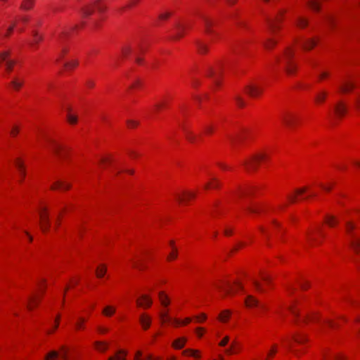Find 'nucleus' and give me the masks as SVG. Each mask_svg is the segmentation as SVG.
<instances>
[{"label": "nucleus", "instance_id": "29", "mask_svg": "<svg viewBox=\"0 0 360 360\" xmlns=\"http://www.w3.org/2000/svg\"><path fill=\"white\" fill-rule=\"evenodd\" d=\"M40 221H45V219H49V214L47 212V208L42 207L39 210Z\"/></svg>", "mask_w": 360, "mask_h": 360}, {"label": "nucleus", "instance_id": "21", "mask_svg": "<svg viewBox=\"0 0 360 360\" xmlns=\"http://www.w3.org/2000/svg\"><path fill=\"white\" fill-rule=\"evenodd\" d=\"M34 3V0H23L21 4L20 8L22 10L27 11L32 8Z\"/></svg>", "mask_w": 360, "mask_h": 360}, {"label": "nucleus", "instance_id": "49", "mask_svg": "<svg viewBox=\"0 0 360 360\" xmlns=\"http://www.w3.org/2000/svg\"><path fill=\"white\" fill-rule=\"evenodd\" d=\"M183 30L184 27L181 26L180 25H176V37H181L183 35Z\"/></svg>", "mask_w": 360, "mask_h": 360}, {"label": "nucleus", "instance_id": "1", "mask_svg": "<svg viewBox=\"0 0 360 360\" xmlns=\"http://www.w3.org/2000/svg\"><path fill=\"white\" fill-rule=\"evenodd\" d=\"M293 58L294 50L291 47H287L282 56L276 58V61L283 66V69L287 70L288 75H290L297 67Z\"/></svg>", "mask_w": 360, "mask_h": 360}, {"label": "nucleus", "instance_id": "9", "mask_svg": "<svg viewBox=\"0 0 360 360\" xmlns=\"http://www.w3.org/2000/svg\"><path fill=\"white\" fill-rule=\"evenodd\" d=\"M9 56L8 51H4L0 53V61L5 62L6 70L10 72L12 70V68L15 64V61L12 60L7 59Z\"/></svg>", "mask_w": 360, "mask_h": 360}, {"label": "nucleus", "instance_id": "40", "mask_svg": "<svg viewBox=\"0 0 360 360\" xmlns=\"http://www.w3.org/2000/svg\"><path fill=\"white\" fill-rule=\"evenodd\" d=\"M42 40V36L38 34L37 32L33 33V41L30 42V45L32 46L34 44H37Z\"/></svg>", "mask_w": 360, "mask_h": 360}, {"label": "nucleus", "instance_id": "50", "mask_svg": "<svg viewBox=\"0 0 360 360\" xmlns=\"http://www.w3.org/2000/svg\"><path fill=\"white\" fill-rule=\"evenodd\" d=\"M131 52V49L129 46H124L122 48V53L123 56H127Z\"/></svg>", "mask_w": 360, "mask_h": 360}, {"label": "nucleus", "instance_id": "10", "mask_svg": "<svg viewBox=\"0 0 360 360\" xmlns=\"http://www.w3.org/2000/svg\"><path fill=\"white\" fill-rule=\"evenodd\" d=\"M71 187L70 184L63 181V180H57L51 186L52 190L61 189V190H68Z\"/></svg>", "mask_w": 360, "mask_h": 360}, {"label": "nucleus", "instance_id": "34", "mask_svg": "<svg viewBox=\"0 0 360 360\" xmlns=\"http://www.w3.org/2000/svg\"><path fill=\"white\" fill-rule=\"evenodd\" d=\"M230 311L229 310L223 311L219 315V319L221 321H226L230 316Z\"/></svg>", "mask_w": 360, "mask_h": 360}, {"label": "nucleus", "instance_id": "24", "mask_svg": "<svg viewBox=\"0 0 360 360\" xmlns=\"http://www.w3.org/2000/svg\"><path fill=\"white\" fill-rule=\"evenodd\" d=\"M50 219H45V221H40V228L44 233H46L50 228Z\"/></svg>", "mask_w": 360, "mask_h": 360}, {"label": "nucleus", "instance_id": "3", "mask_svg": "<svg viewBox=\"0 0 360 360\" xmlns=\"http://www.w3.org/2000/svg\"><path fill=\"white\" fill-rule=\"evenodd\" d=\"M49 145L51 146L53 152L60 159L65 158L68 153V148L63 145L60 144L52 139L47 140Z\"/></svg>", "mask_w": 360, "mask_h": 360}, {"label": "nucleus", "instance_id": "48", "mask_svg": "<svg viewBox=\"0 0 360 360\" xmlns=\"http://www.w3.org/2000/svg\"><path fill=\"white\" fill-rule=\"evenodd\" d=\"M77 64H78V62L77 60H75V61L65 63V67L67 69H71V68H74L75 67H76L77 65Z\"/></svg>", "mask_w": 360, "mask_h": 360}, {"label": "nucleus", "instance_id": "32", "mask_svg": "<svg viewBox=\"0 0 360 360\" xmlns=\"http://www.w3.org/2000/svg\"><path fill=\"white\" fill-rule=\"evenodd\" d=\"M279 19L278 17L276 19L269 20L268 23L272 32H274V30L278 27L277 21Z\"/></svg>", "mask_w": 360, "mask_h": 360}, {"label": "nucleus", "instance_id": "39", "mask_svg": "<svg viewBox=\"0 0 360 360\" xmlns=\"http://www.w3.org/2000/svg\"><path fill=\"white\" fill-rule=\"evenodd\" d=\"M203 20H204V24H205V31L207 33L211 32L210 27L213 22H212V20H210V19L206 18H205Z\"/></svg>", "mask_w": 360, "mask_h": 360}, {"label": "nucleus", "instance_id": "58", "mask_svg": "<svg viewBox=\"0 0 360 360\" xmlns=\"http://www.w3.org/2000/svg\"><path fill=\"white\" fill-rule=\"evenodd\" d=\"M35 302V297H30L29 298V303L27 304V308L29 309H32V303Z\"/></svg>", "mask_w": 360, "mask_h": 360}, {"label": "nucleus", "instance_id": "7", "mask_svg": "<svg viewBox=\"0 0 360 360\" xmlns=\"http://www.w3.org/2000/svg\"><path fill=\"white\" fill-rule=\"evenodd\" d=\"M246 94L251 97H256L262 92V88L255 84H249L245 88Z\"/></svg>", "mask_w": 360, "mask_h": 360}, {"label": "nucleus", "instance_id": "60", "mask_svg": "<svg viewBox=\"0 0 360 360\" xmlns=\"http://www.w3.org/2000/svg\"><path fill=\"white\" fill-rule=\"evenodd\" d=\"M18 128L17 127H13L11 131V134L14 136L18 133Z\"/></svg>", "mask_w": 360, "mask_h": 360}, {"label": "nucleus", "instance_id": "20", "mask_svg": "<svg viewBox=\"0 0 360 360\" xmlns=\"http://www.w3.org/2000/svg\"><path fill=\"white\" fill-rule=\"evenodd\" d=\"M245 209L250 213H258L262 210V207L259 205L251 204L247 205Z\"/></svg>", "mask_w": 360, "mask_h": 360}, {"label": "nucleus", "instance_id": "36", "mask_svg": "<svg viewBox=\"0 0 360 360\" xmlns=\"http://www.w3.org/2000/svg\"><path fill=\"white\" fill-rule=\"evenodd\" d=\"M184 131L185 132V134H186V136L187 138V139L191 141V142H194L195 141V136L194 134H193L192 132H191L190 131L187 130L186 128H184Z\"/></svg>", "mask_w": 360, "mask_h": 360}, {"label": "nucleus", "instance_id": "23", "mask_svg": "<svg viewBox=\"0 0 360 360\" xmlns=\"http://www.w3.org/2000/svg\"><path fill=\"white\" fill-rule=\"evenodd\" d=\"M106 271H107V267L104 264L100 265L96 269V274L97 277H98V278L103 277L105 275V274L106 273Z\"/></svg>", "mask_w": 360, "mask_h": 360}, {"label": "nucleus", "instance_id": "4", "mask_svg": "<svg viewBox=\"0 0 360 360\" xmlns=\"http://www.w3.org/2000/svg\"><path fill=\"white\" fill-rule=\"evenodd\" d=\"M266 158L265 154H257L252 156L250 159L244 162V165L247 170H255L257 167L258 162Z\"/></svg>", "mask_w": 360, "mask_h": 360}, {"label": "nucleus", "instance_id": "54", "mask_svg": "<svg viewBox=\"0 0 360 360\" xmlns=\"http://www.w3.org/2000/svg\"><path fill=\"white\" fill-rule=\"evenodd\" d=\"M229 341V336H226V337H224V338L221 340V342H219V346H221V347H224V346H226V345L228 344Z\"/></svg>", "mask_w": 360, "mask_h": 360}, {"label": "nucleus", "instance_id": "11", "mask_svg": "<svg viewBox=\"0 0 360 360\" xmlns=\"http://www.w3.org/2000/svg\"><path fill=\"white\" fill-rule=\"evenodd\" d=\"M136 302L139 307H149L152 304L153 301L148 295H143L141 298L137 300Z\"/></svg>", "mask_w": 360, "mask_h": 360}, {"label": "nucleus", "instance_id": "43", "mask_svg": "<svg viewBox=\"0 0 360 360\" xmlns=\"http://www.w3.org/2000/svg\"><path fill=\"white\" fill-rule=\"evenodd\" d=\"M198 51L200 53H206V51L207 50V45L203 43H201V42H199L198 44Z\"/></svg>", "mask_w": 360, "mask_h": 360}, {"label": "nucleus", "instance_id": "25", "mask_svg": "<svg viewBox=\"0 0 360 360\" xmlns=\"http://www.w3.org/2000/svg\"><path fill=\"white\" fill-rule=\"evenodd\" d=\"M23 80L18 78H14L11 82V86L15 90H18L23 84Z\"/></svg>", "mask_w": 360, "mask_h": 360}, {"label": "nucleus", "instance_id": "6", "mask_svg": "<svg viewBox=\"0 0 360 360\" xmlns=\"http://www.w3.org/2000/svg\"><path fill=\"white\" fill-rule=\"evenodd\" d=\"M333 110H334L335 116L338 118H341L346 114V112L347 111V106L346 103L340 101L337 103H335V105H334Z\"/></svg>", "mask_w": 360, "mask_h": 360}, {"label": "nucleus", "instance_id": "52", "mask_svg": "<svg viewBox=\"0 0 360 360\" xmlns=\"http://www.w3.org/2000/svg\"><path fill=\"white\" fill-rule=\"evenodd\" d=\"M326 98V93L316 94V103L323 101Z\"/></svg>", "mask_w": 360, "mask_h": 360}, {"label": "nucleus", "instance_id": "35", "mask_svg": "<svg viewBox=\"0 0 360 360\" xmlns=\"http://www.w3.org/2000/svg\"><path fill=\"white\" fill-rule=\"evenodd\" d=\"M160 318L162 323L171 321L172 319L168 316L167 311H162L160 313Z\"/></svg>", "mask_w": 360, "mask_h": 360}, {"label": "nucleus", "instance_id": "44", "mask_svg": "<svg viewBox=\"0 0 360 360\" xmlns=\"http://www.w3.org/2000/svg\"><path fill=\"white\" fill-rule=\"evenodd\" d=\"M297 25L299 27L304 28L307 25V20L300 18L297 21Z\"/></svg>", "mask_w": 360, "mask_h": 360}, {"label": "nucleus", "instance_id": "64", "mask_svg": "<svg viewBox=\"0 0 360 360\" xmlns=\"http://www.w3.org/2000/svg\"><path fill=\"white\" fill-rule=\"evenodd\" d=\"M204 331V329L202 328H197L196 332L200 338L202 336V332Z\"/></svg>", "mask_w": 360, "mask_h": 360}, {"label": "nucleus", "instance_id": "57", "mask_svg": "<svg viewBox=\"0 0 360 360\" xmlns=\"http://www.w3.org/2000/svg\"><path fill=\"white\" fill-rule=\"evenodd\" d=\"M127 125L129 127H134L138 125V122L133 120H128Z\"/></svg>", "mask_w": 360, "mask_h": 360}, {"label": "nucleus", "instance_id": "12", "mask_svg": "<svg viewBox=\"0 0 360 360\" xmlns=\"http://www.w3.org/2000/svg\"><path fill=\"white\" fill-rule=\"evenodd\" d=\"M306 188H302L295 190L294 194H289L287 196L288 200L290 203H294L297 200V196L302 195L306 192Z\"/></svg>", "mask_w": 360, "mask_h": 360}, {"label": "nucleus", "instance_id": "18", "mask_svg": "<svg viewBox=\"0 0 360 360\" xmlns=\"http://www.w3.org/2000/svg\"><path fill=\"white\" fill-rule=\"evenodd\" d=\"M15 165L20 173V176L22 179H23L25 176V169L22 162L19 159H17L15 161Z\"/></svg>", "mask_w": 360, "mask_h": 360}, {"label": "nucleus", "instance_id": "16", "mask_svg": "<svg viewBox=\"0 0 360 360\" xmlns=\"http://www.w3.org/2000/svg\"><path fill=\"white\" fill-rule=\"evenodd\" d=\"M140 323L143 328L146 330L150 326V318L146 315H141L140 317Z\"/></svg>", "mask_w": 360, "mask_h": 360}, {"label": "nucleus", "instance_id": "17", "mask_svg": "<svg viewBox=\"0 0 360 360\" xmlns=\"http://www.w3.org/2000/svg\"><path fill=\"white\" fill-rule=\"evenodd\" d=\"M158 297H159L160 302L163 307H166L169 304V303H170L169 299L168 296L167 295H165L163 292H160Z\"/></svg>", "mask_w": 360, "mask_h": 360}, {"label": "nucleus", "instance_id": "33", "mask_svg": "<svg viewBox=\"0 0 360 360\" xmlns=\"http://www.w3.org/2000/svg\"><path fill=\"white\" fill-rule=\"evenodd\" d=\"M195 194L194 193L188 192V193H186L184 194V198H182L181 196H177V199L180 202H183L184 200H188L190 198L195 197Z\"/></svg>", "mask_w": 360, "mask_h": 360}, {"label": "nucleus", "instance_id": "45", "mask_svg": "<svg viewBox=\"0 0 360 360\" xmlns=\"http://www.w3.org/2000/svg\"><path fill=\"white\" fill-rule=\"evenodd\" d=\"M355 107L360 111V93H356L354 97Z\"/></svg>", "mask_w": 360, "mask_h": 360}, {"label": "nucleus", "instance_id": "61", "mask_svg": "<svg viewBox=\"0 0 360 360\" xmlns=\"http://www.w3.org/2000/svg\"><path fill=\"white\" fill-rule=\"evenodd\" d=\"M354 229V226L350 223V222H347V231L349 233L352 230H353Z\"/></svg>", "mask_w": 360, "mask_h": 360}, {"label": "nucleus", "instance_id": "5", "mask_svg": "<svg viewBox=\"0 0 360 360\" xmlns=\"http://www.w3.org/2000/svg\"><path fill=\"white\" fill-rule=\"evenodd\" d=\"M222 68V64L219 63L216 68H209L207 70L206 75L208 77L211 78L216 84H218Z\"/></svg>", "mask_w": 360, "mask_h": 360}, {"label": "nucleus", "instance_id": "22", "mask_svg": "<svg viewBox=\"0 0 360 360\" xmlns=\"http://www.w3.org/2000/svg\"><path fill=\"white\" fill-rule=\"evenodd\" d=\"M127 353L123 350H120L115 356H110L108 360H126Z\"/></svg>", "mask_w": 360, "mask_h": 360}, {"label": "nucleus", "instance_id": "30", "mask_svg": "<svg viewBox=\"0 0 360 360\" xmlns=\"http://www.w3.org/2000/svg\"><path fill=\"white\" fill-rule=\"evenodd\" d=\"M115 312V308L112 306H107L103 310V314L107 316H112Z\"/></svg>", "mask_w": 360, "mask_h": 360}, {"label": "nucleus", "instance_id": "55", "mask_svg": "<svg viewBox=\"0 0 360 360\" xmlns=\"http://www.w3.org/2000/svg\"><path fill=\"white\" fill-rule=\"evenodd\" d=\"M326 223L329 226H333L335 224V219L333 217H328L326 219Z\"/></svg>", "mask_w": 360, "mask_h": 360}, {"label": "nucleus", "instance_id": "2", "mask_svg": "<svg viewBox=\"0 0 360 360\" xmlns=\"http://www.w3.org/2000/svg\"><path fill=\"white\" fill-rule=\"evenodd\" d=\"M96 8L99 12H103L105 7L100 4V0H89L81 4L79 12L82 18H87L91 15L94 8Z\"/></svg>", "mask_w": 360, "mask_h": 360}, {"label": "nucleus", "instance_id": "53", "mask_svg": "<svg viewBox=\"0 0 360 360\" xmlns=\"http://www.w3.org/2000/svg\"><path fill=\"white\" fill-rule=\"evenodd\" d=\"M235 99H236V101L237 103V105L239 107H243L245 105V103H244V101H243V100L242 99L241 97L237 96Z\"/></svg>", "mask_w": 360, "mask_h": 360}, {"label": "nucleus", "instance_id": "56", "mask_svg": "<svg viewBox=\"0 0 360 360\" xmlns=\"http://www.w3.org/2000/svg\"><path fill=\"white\" fill-rule=\"evenodd\" d=\"M207 316L205 314H201L199 316H195V319L198 322H202L206 319Z\"/></svg>", "mask_w": 360, "mask_h": 360}, {"label": "nucleus", "instance_id": "31", "mask_svg": "<svg viewBox=\"0 0 360 360\" xmlns=\"http://www.w3.org/2000/svg\"><path fill=\"white\" fill-rule=\"evenodd\" d=\"M95 347L98 351L104 352L107 349L108 345L105 342L97 341L95 342Z\"/></svg>", "mask_w": 360, "mask_h": 360}, {"label": "nucleus", "instance_id": "38", "mask_svg": "<svg viewBox=\"0 0 360 360\" xmlns=\"http://www.w3.org/2000/svg\"><path fill=\"white\" fill-rule=\"evenodd\" d=\"M183 353L185 355H190V356H194L195 358H199V355L198 354V351H197V350L186 349L184 351Z\"/></svg>", "mask_w": 360, "mask_h": 360}, {"label": "nucleus", "instance_id": "37", "mask_svg": "<svg viewBox=\"0 0 360 360\" xmlns=\"http://www.w3.org/2000/svg\"><path fill=\"white\" fill-rule=\"evenodd\" d=\"M58 356L59 352L56 351H51L45 356V360H51L53 359H56Z\"/></svg>", "mask_w": 360, "mask_h": 360}, {"label": "nucleus", "instance_id": "42", "mask_svg": "<svg viewBox=\"0 0 360 360\" xmlns=\"http://www.w3.org/2000/svg\"><path fill=\"white\" fill-rule=\"evenodd\" d=\"M170 245H172V248H173V250L172 252L168 255V257L167 259L169 260L170 259H175L176 257H177V252H176V250L173 247V245H174V243L173 241H171L170 242Z\"/></svg>", "mask_w": 360, "mask_h": 360}, {"label": "nucleus", "instance_id": "51", "mask_svg": "<svg viewBox=\"0 0 360 360\" xmlns=\"http://www.w3.org/2000/svg\"><path fill=\"white\" fill-rule=\"evenodd\" d=\"M314 42L312 41H307L304 44V49L306 50H309L313 48Z\"/></svg>", "mask_w": 360, "mask_h": 360}, {"label": "nucleus", "instance_id": "46", "mask_svg": "<svg viewBox=\"0 0 360 360\" xmlns=\"http://www.w3.org/2000/svg\"><path fill=\"white\" fill-rule=\"evenodd\" d=\"M276 44V41L273 39H269L267 41H266L264 45L266 49H269L271 47H273Z\"/></svg>", "mask_w": 360, "mask_h": 360}, {"label": "nucleus", "instance_id": "26", "mask_svg": "<svg viewBox=\"0 0 360 360\" xmlns=\"http://www.w3.org/2000/svg\"><path fill=\"white\" fill-rule=\"evenodd\" d=\"M186 342V339L185 338H181L176 340L173 342V346L176 349H181L184 346Z\"/></svg>", "mask_w": 360, "mask_h": 360}, {"label": "nucleus", "instance_id": "62", "mask_svg": "<svg viewBox=\"0 0 360 360\" xmlns=\"http://www.w3.org/2000/svg\"><path fill=\"white\" fill-rule=\"evenodd\" d=\"M169 15H170L169 13H165L160 14L159 18L160 20H165L167 18H169Z\"/></svg>", "mask_w": 360, "mask_h": 360}, {"label": "nucleus", "instance_id": "15", "mask_svg": "<svg viewBox=\"0 0 360 360\" xmlns=\"http://www.w3.org/2000/svg\"><path fill=\"white\" fill-rule=\"evenodd\" d=\"M245 304L248 307H259L258 300L252 295H248L245 299Z\"/></svg>", "mask_w": 360, "mask_h": 360}, {"label": "nucleus", "instance_id": "28", "mask_svg": "<svg viewBox=\"0 0 360 360\" xmlns=\"http://www.w3.org/2000/svg\"><path fill=\"white\" fill-rule=\"evenodd\" d=\"M68 115L67 119L70 124H75L77 122V117L70 113L71 109L70 107L67 108Z\"/></svg>", "mask_w": 360, "mask_h": 360}, {"label": "nucleus", "instance_id": "8", "mask_svg": "<svg viewBox=\"0 0 360 360\" xmlns=\"http://www.w3.org/2000/svg\"><path fill=\"white\" fill-rule=\"evenodd\" d=\"M356 87V84L351 79H345L340 86V89L342 93H348Z\"/></svg>", "mask_w": 360, "mask_h": 360}, {"label": "nucleus", "instance_id": "19", "mask_svg": "<svg viewBox=\"0 0 360 360\" xmlns=\"http://www.w3.org/2000/svg\"><path fill=\"white\" fill-rule=\"evenodd\" d=\"M244 138L245 136L242 134H238L234 136H229V139L233 146L242 141Z\"/></svg>", "mask_w": 360, "mask_h": 360}, {"label": "nucleus", "instance_id": "13", "mask_svg": "<svg viewBox=\"0 0 360 360\" xmlns=\"http://www.w3.org/2000/svg\"><path fill=\"white\" fill-rule=\"evenodd\" d=\"M350 245L356 252H360V238L354 235H352Z\"/></svg>", "mask_w": 360, "mask_h": 360}, {"label": "nucleus", "instance_id": "59", "mask_svg": "<svg viewBox=\"0 0 360 360\" xmlns=\"http://www.w3.org/2000/svg\"><path fill=\"white\" fill-rule=\"evenodd\" d=\"M253 284L255 285V287L256 288V289L259 291H262V288L261 287V285L260 283L257 281H253Z\"/></svg>", "mask_w": 360, "mask_h": 360}, {"label": "nucleus", "instance_id": "63", "mask_svg": "<svg viewBox=\"0 0 360 360\" xmlns=\"http://www.w3.org/2000/svg\"><path fill=\"white\" fill-rule=\"evenodd\" d=\"M84 322V319H79V321H78L77 323H76V328L77 329H79L82 327V323Z\"/></svg>", "mask_w": 360, "mask_h": 360}, {"label": "nucleus", "instance_id": "14", "mask_svg": "<svg viewBox=\"0 0 360 360\" xmlns=\"http://www.w3.org/2000/svg\"><path fill=\"white\" fill-rule=\"evenodd\" d=\"M281 120L286 126L290 127L294 123L295 117L290 114H283L281 116Z\"/></svg>", "mask_w": 360, "mask_h": 360}, {"label": "nucleus", "instance_id": "41", "mask_svg": "<svg viewBox=\"0 0 360 360\" xmlns=\"http://www.w3.org/2000/svg\"><path fill=\"white\" fill-rule=\"evenodd\" d=\"M59 356H60V358L63 360H69L68 355V352H67L66 349L64 347H62L60 348V353H59Z\"/></svg>", "mask_w": 360, "mask_h": 360}, {"label": "nucleus", "instance_id": "27", "mask_svg": "<svg viewBox=\"0 0 360 360\" xmlns=\"http://www.w3.org/2000/svg\"><path fill=\"white\" fill-rule=\"evenodd\" d=\"M237 351H238L237 342H236V341L234 340L231 342V344L230 345V347L225 350V352L227 354H232L237 352Z\"/></svg>", "mask_w": 360, "mask_h": 360}, {"label": "nucleus", "instance_id": "47", "mask_svg": "<svg viewBox=\"0 0 360 360\" xmlns=\"http://www.w3.org/2000/svg\"><path fill=\"white\" fill-rule=\"evenodd\" d=\"M214 182L213 184L207 183L205 185V188L207 189L209 188H217L219 185V183L216 179H212Z\"/></svg>", "mask_w": 360, "mask_h": 360}]
</instances>
